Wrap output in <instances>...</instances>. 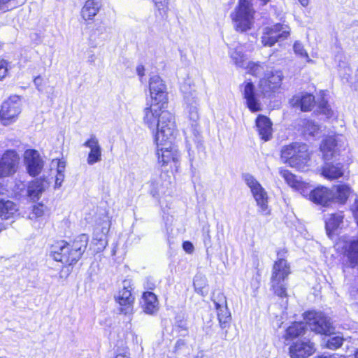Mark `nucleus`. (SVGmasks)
Segmentation results:
<instances>
[{"label":"nucleus","mask_w":358,"mask_h":358,"mask_svg":"<svg viewBox=\"0 0 358 358\" xmlns=\"http://www.w3.org/2000/svg\"><path fill=\"white\" fill-rule=\"evenodd\" d=\"M3 230V227L1 224H0V232Z\"/></svg>","instance_id":"obj_59"},{"label":"nucleus","mask_w":358,"mask_h":358,"mask_svg":"<svg viewBox=\"0 0 358 358\" xmlns=\"http://www.w3.org/2000/svg\"><path fill=\"white\" fill-rule=\"evenodd\" d=\"M23 162L27 173L31 176L40 174L45 164L39 152L34 149H27L24 151Z\"/></svg>","instance_id":"obj_11"},{"label":"nucleus","mask_w":358,"mask_h":358,"mask_svg":"<svg viewBox=\"0 0 358 358\" xmlns=\"http://www.w3.org/2000/svg\"><path fill=\"white\" fill-rule=\"evenodd\" d=\"M350 210L358 225V199H356L350 206Z\"/></svg>","instance_id":"obj_46"},{"label":"nucleus","mask_w":358,"mask_h":358,"mask_svg":"<svg viewBox=\"0 0 358 358\" xmlns=\"http://www.w3.org/2000/svg\"><path fill=\"white\" fill-rule=\"evenodd\" d=\"M319 127L314 122L306 121L304 124L303 132L305 135L314 136L318 131Z\"/></svg>","instance_id":"obj_41"},{"label":"nucleus","mask_w":358,"mask_h":358,"mask_svg":"<svg viewBox=\"0 0 358 358\" xmlns=\"http://www.w3.org/2000/svg\"><path fill=\"white\" fill-rule=\"evenodd\" d=\"M343 338L340 336H329L324 339V345L327 348L330 350H336L340 348L343 344Z\"/></svg>","instance_id":"obj_37"},{"label":"nucleus","mask_w":358,"mask_h":358,"mask_svg":"<svg viewBox=\"0 0 358 358\" xmlns=\"http://www.w3.org/2000/svg\"><path fill=\"white\" fill-rule=\"evenodd\" d=\"M48 187V182L45 179H36L29 184L27 195L31 200H37Z\"/></svg>","instance_id":"obj_28"},{"label":"nucleus","mask_w":358,"mask_h":358,"mask_svg":"<svg viewBox=\"0 0 358 358\" xmlns=\"http://www.w3.org/2000/svg\"><path fill=\"white\" fill-rule=\"evenodd\" d=\"M101 8L99 0H87L80 10L81 17L85 21H92Z\"/></svg>","instance_id":"obj_22"},{"label":"nucleus","mask_w":358,"mask_h":358,"mask_svg":"<svg viewBox=\"0 0 358 358\" xmlns=\"http://www.w3.org/2000/svg\"><path fill=\"white\" fill-rule=\"evenodd\" d=\"M283 79L282 72L280 70L267 71L258 83V91L252 82H245L243 87V96L249 110L252 113L262 110L260 96H270L281 86Z\"/></svg>","instance_id":"obj_1"},{"label":"nucleus","mask_w":358,"mask_h":358,"mask_svg":"<svg viewBox=\"0 0 358 358\" xmlns=\"http://www.w3.org/2000/svg\"><path fill=\"white\" fill-rule=\"evenodd\" d=\"M117 302L122 308L121 312L124 314H130L132 312V304L134 302V298L131 295V290L128 289L125 287L120 290L116 296Z\"/></svg>","instance_id":"obj_23"},{"label":"nucleus","mask_w":358,"mask_h":358,"mask_svg":"<svg viewBox=\"0 0 358 358\" xmlns=\"http://www.w3.org/2000/svg\"><path fill=\"white\" fill-rule=\"evenodd\" d=\"M291 103L294 106H300L302 111H309L315 104V98L310 94H302L294 96Z\"/></svg>","instance_id":"obj_30"},{"label":"nucleus","mask_w":358,"mask_h":358,"mask_svg":"<svg viewBox=\"0 0 358 358\" xmlns=\"http://www.w3.org/2000/svg\"><path fill=\"white\" fill-rule=\"evenodd\" d=\"M99 224L102 227L103 231L104 229L106 231H108V228H109V224H108V219L107 216H104L103 220Z\"/></svg>","instance_id":"obj_51"},{"label":"nucleus","mask_w":358,"mask_h":358,"mask_svg":"<svg viewBox=\"0 0 358 358\" xmlns=\"http://www.w3.org/2000/svg\"><path fill=\"white\" fill-rule=\"evenodd\" d=\"M343 212H338L331 214L326 218V229L329 236L331 232L340 227L343 223Z\"/></svg>","instance_id":"obj_33"},{"label":"nucleus","mask_w":358,"mask_h":358,"mask_svg":"<svg viewBox=\"0 0 358 358\" xmlns=\"http://www.w3.org/2000/svg\"><path fill=\"white\" fill-rule=\"evenodd\" d=\"M194 286L196 292L203 295L205 292L203 289L207 286L206 278L201 275H196L194 279Z\"/></svg>","instance_id":"obj_39"},{"label":"nucleus","mask_w":358,"mask_h":358,"mask_svg":"<svg viewBox=\"0 0 358 358\" xmlns=\"http://www.w3.org/2000/svg\"><path fill=\"white\" fill-rule=\"evenodd\" d=\"M182 248L187 253H192L194 251V246L189 241H185L183 243Z\"/></svg>","instance_id":"obj_49"},{"label":"nucleus","mask_w":358,"mask_h":358,"mask_svg":"<svg viewBox=\"0 0 358 358\" xmlns=\"http://www.w3.org/2000/svg\"><path fill=\"white\" fill-rule=\"evenodd\" d=\"M44 214V206L41 203L36 204L33 206L31 211L28 215L31 220H36L41 217Z\"/></svg>","instance_id":"obj_40"},{"label":"nucleus","mask_w":358,"mask_h":358,"mask_svg":"<svg viewBox=\"0 0 358 358\" xmlns=\"http://www.w3.org/2000/svg\"><path fill=\"white\" fill-rule=\"evenodd\" d=\"M20 157L14 150L6 151L0 159V177H8L14 174L19 166Z\"/></svg>","instance_id":"obj_14"},{"label":"nucleus","mask_w":358,"mask_h":358,"mask_svg":"<svg viewBox=\"0 0 358 358\" xmlns=\"http://www.w3.org/2000/svg\"><path fill=\"white\" fill-rule=\"evenodd\" d=\"M314 343L310 341L299 340L294 342L289 348L292 358H307L315 352Z\"/></svg>","instance_id":"obj_19"},{"label":"nucleus","mask_w":358,"mask_h":358,"mask_svg":"<svg viewBox=\"0 0 358 358\" xmlns=\"http://www.w3.org/2000/svg\"><path fill=\"white\" fill-rule=\"evenodd\" d=\"M136 73L140 77H143L145 75V68L143 65H138L136 67Z\"/></svg>","instance_id":"obj_53"},{"label":"nucleus","mask_w":358,"mask_h":358,"mask_svg":"<svg viewBox=\"0 0 358 358\" xmlns=\"http://www.w3.org/2000/svg\"><path fill=\"white\" fill-rule=\"evenodd\" d=\"M305 332V326L302 322H294L286 331L285 338H294L303 335Z\"/></svg>","instance_id":"obj_36"},{"label":"nucleus","mask_w":358,"mask_h":358,"mask_svg":"<svg viewBox=\"0 0 358 358\" xmlns=\"http://www.w3.org/2000/svg\"><path fill=\"white\" fill-rule=\"evenodd\" d=\"M255 10L248 0H239L238 5L231 14L234 27L238 31L250 29L254 24Z\"/></svg>","instance_id":"obj_6"},{"label":"nucleus","mask_w":358,"mask_h":358,"mask_svg":"<svg viewBox=\"0 0 358 358\" xmlns=\"http://www.w3.org/2000/svg\"><path fill=\"white\" fill-rule=\"evenodd\" d=\"M331 190L333 203H337L341 205L346 203L350 196L353 192L352 188L348 184L345 183L334 185Z\"/></svg>","instance_id":"obj_21"},{"label":"nucleus","mask_w":358,"mask_h":358,"mask_svg":"<svg viewBox=\"0 0 358 358\" xmlns=\"http://www.w3.org/2000/svg\"><path fill=\"white\" fill-rule=\"evenodd\" d=\"M280 173L290 187L300 191L301 194H305L307 188L306 184L298 180L296 176L288 170H280Z\"/></svg>","instance_id":"obj_31"},{"label":"nucleus","mask_w":358,"mask_h":358,"mask_svg":"<svg viewBox=\"0 0 358 358\" xmlns=\"http://www.w3.org/2000/svg\"><path fill=\"white\" fill-rule=\"evenodd\" d=\"M34 83L38 91L42 90L43 78L41 76L36 77L34 80Z\"/></svg>","instance_id":"obj_50"},{"label":"nucleus","mask_w":358,"mask_h":358,"mask_svg":"<svg viewBox=\"0 0 358 358\" xmlns=\"http://www.w3.org/2000/svg\"><path fill=\"white\" fill-rule=\"evenodd\" d=\"M321 175L331 180L338 179L344 175L343 165L341 163H327L321 169Z\"/></svg>","instance_id":"obj_25"},{"label":"nucleus","mask_w":358,"mask_h":358,"mask_svg":"<svg viewBox=\"0 0 358 358\" xmlns=\"http://www.w3.org/2000/svg\"><path fill=\"white\" fill-rule=\"evenodd\" d=\"M176 132H171L170 136L164 134L159 138L155 137V142L157 145L156 154L157 163L161 167L169 166L172 171H177L179 167L180 155L173 145Z\"/></svg>","instance_id":"obj_3"},{"label":"nucleus","mask_w":358,"mask_h":358,"mask_svg":"<svg viewBox=\"0 0 358 358\" xmlns=\"http://www.w3.org/2000/svg\"><path fill=\"white\" fill-rule=\"evenodd\" d=\"M166 107V104L150 102L143 110L144 124L152 130L156 129L154 138L159 139L164 134L170 136L171 132H176L174 116Z\"/></svg>","instance_id":"obj_2"},{"label":"nucleus","mask_w":358,"mask_h":358,"mask_svg":"<svg viewBox=\"0 0 358 358\" xmlns=\"http://www.w3.org/2000/svg\"><path fill=\"white\" fill-rule=\"evenodd\" d=\"M129 352L124 351L123 352L117 353L115 358H129Z\"/></svg>","instance_id":"obj_54"},{"label":"nucleus","mask_w":358,"mask_h":358,"mask_svg":"<svg viewBox=\"0 0 358 358\" xmlns=\"http://www.w3.org/2000/svg\"><path fill=\"white\" fill-rule=\"evenodd\" d=\"M64 180V173H58L57 174L55 177V188H59L61 187L63 181Z\"/></svg>","instance_id":"obj_47"},{"label":"nucleus","mask_w":358,"mask_h":358,"mask_svg":"<svg viewBox=\"0 0 358 358\" xmlns=\"http://www.w3.org/2000/svg\"><path fill=\"white\" fill-rule=\"evenodd\" d=\"M83 146L90 149L87 158L89 165H93L101 161L102 150L99 140L94 134H92L90 138L83 143Z\"/></svg>","instance_id":"obj_20"},{"label":"nucleus","mask_w":358,"mask_h":358,"mask_svg":"<svg viewBox=\"0 0 358 358\" xmlns=\"http://www.w3.org/2000/svg\"><path fill=\"white\" fill-rule=\"evenodd\" d=\"M17 210L16 204L13 201L0 199V217L2 220H8L13 217L17 212Z\"/></svg>","instance_id":"obj_32"},{"label":"nucleus","mask_w":358,"mask_h":358,"mask_svg":"<svg viewBox=\"0 0 358 358\" xmlns=\"http://www.w3.org/2000/svg\"><path fill=\"white\" fill-rule=\"evenodd\" d=\"M229 56L236 66L242 69L245 68L247 57L240 47L231 50L229 52Z\"/></svg>","instance_id":"obj_35"},{"label":"nucleus","mask_w":358,"mask_h":358,"mask_svg":"<svg viewBox=\"0 0 358 358\" xmlns=\"http://www.w3.org/2000/svg\"><path fill=\"white\" fill-rule=\"evenodd\" d=\"M8 64L6 60H0V80L3 79L8 74Z\"/></svg>","instance_id":"obj_45"},{"label":"nucleus","mask_w":358,"mask_h":358,"mask_svg":"<svg viewBox=\"0 0 358 358\" xmlns=\"http://www.w3.org/2000/svg\"><path fill=\"white\" fill-rule=\"evenodd\" d=\"M5 191L6 189L3 187V186L1 184H0V196L4 194Z\"/></svg>","instance_id":"obj_57"},{"label":"nucleus","mask_w":358,"mask_h":358,"mask_svg":"<svg viewBox=\"0 0 358 358\" xmlns=\"http://www.w3.org/2000/svg\"><path fill=\"white\" fill-rule=\"evenodd\" d=\"M186 83L182 86V91L185 94L186 109L189 118L193 122H196L199 118L197 93L195 90L188 91Z\"/></svg>","instance_id":"obj_17"},{"label":"nucleus","mask_w":358,"mask_h":358,"mask_svg":"<svg viewBox=\"0 0 358 358\" xmlns=\"http://www.w3.org/2000/svg\"><path fill=\"white\" fill-rule=\"evenodd\" d=\"M244 69L247 71V73L254 76H259L265 73L266 71H268V66L265 63L248 62Z\"/></svg>","instance_id":"obj_34"},{"label":"nucleus","mask_w":358,"mask_h":358,"mask_svg":"<svg viewBox=\"0 0 358 358\" xmlns=\"http://www.w3.org/2000/svg\"><path fill=\"white\" fill-rule=\"evenodd\" d=\"M243 179L247 186L250 188L256 204L258 212L264 215H268L271 213L268 207V196L267 192L262 185L250 174H245Z\"/></svg>","instance_id":"obj_7"},{"label":"nucleus","mask_w":358,"mask_h":358,"mask_svg":"<svg viewBox=\"0 0 358 358\" xmlns=\"http://www.w3.org/2000/svg\"><path fill=\"white\" fill-rule=\"evenodd\" d=\"M89 237L86 234H80L77 236L71 245L72 256L77 262L81 258L88 245Z\"/></svg>","instance_id":"obj_26"},{"label":"nucleus","mask_w":358,"mask_h":358,"mask_svg":"<svg viewBox=\"0 0 358 358\" xmlns=\"http://www.w3.org/2000/svg\"><path fill=\"white\" fill-rule=\"evenodd\" d=\"M250 3L255 1L256 3H259L260 6H264L270 1V0H248Z\"/></svg>","instance_id":"obj_55"},{"label":"nucleus","mask_w":358,"mask_h":358,"mask_svg":"<svg viewBox=\"0 0 358 358\" xmlns=\"http://www.w3.org/2000/svg\"><path fill=\"white\" fill-rule=\"evenodd\" d=\"M213 301L216 310L220 327L221 329H225L229 327L231 320V315L227 306V298L223 293L218 292L216 295H214Z\"/></svg>","instance_id":"obj_12"},{"label":"nucleus","mask_w":358,"mask_h":358,"mask_svg":"<svg viewBox=\"0 0 358 358\" xmlns=\"http://www.w3.org/2000/svg\"><path fill=\"white\" fill-rule=\"evenodd\" d=\"M355 358H358V349L355 352Z\"/></svg>","instance_id":"obj_58"},{"label":"nucleus","mask_w":358,"mask_h":358,"mask_svg":"<svg viewBox=\"0 0 358 358\" xmlns=\"http://www.w3.org/2000/svg\"><path fill=\"white\" fill-rule=\"evenodd\" d=\"M293 50L295 55H298L301 58L306 59L308 63H314L313 60L310 59L306 50L300 41H296L294 43Z\"/></svg>","instance_id":"obj_38"},{"label":"nucleus","mask_w":358,"mask_h":358,"mask_svg":"<svg viewBox=\"0 0 358 358\" xmlns=\"http://www.w3.org/2000/svg\"><path fill=\"white\" fill-rule=\"evenodd\" d=\"M15 0H0V10H6L9 8L10 4Z\"/></svg>","instance_id":"obj_48"},{"label":"nucleus","mask_w":358,"mask_h":358,"mask_svg":"<svg viewBox=\"0 0 358 358\" xmlns=\"http://www.w3.org/2000/svg\"><path fill=\"white\" fill-rule=\"evenodd\" d=\"M344 142L341 136H328L320 145V150L325 160H331L340 154Z\"/></svg>","instance_id":"obj_15"},{"label":"nucleus","mask_w":358,"mask_h":358,"mask_svg":"<svg viewBox=\"0 0 358 358\" xmlns=\"http://www.w3.org/2000/svg\"><path fill=\"white\" fill-rule=\"evenodd\" d=\"M285 250L278 252V260L275 262L271 277V286L274 293L280 298L287 297L285 279L290 274V267L284 259Z\"/></svg>","instance_id":"obj_4"},{"label":"nucleus","mask_w":358,"mask_h":358,"mask_svg":"<svg viewBox=\"0 0 358 358\" xmlns=\"http://www.w3.org/2000/svg\"><path fill=\"white\" fill-rule=\"evenodd\" d=\"M304 320L310 329L317 334L330 336L334 331L330 319L321 312H306Z\"/></svg>","instance_id":"obj_8"},{"label":"nucleus","mask_w":358,"mask_h":358,"mask_svg":"<svg viewBox=\"0 0 358 358\" xmlns=\"http://www.w3.org/2000/svg\"><path fill=\"white\" fill-rule=\"evenodd\" d=\"M153 2L160 14L165 13L168 10L169 0H153Z\"/></svg>","instance_id":"obj_42"},{"label":"nucleus","mask_w":358,"mask_h":358,"mask_svg":"<svg viewBox=\"0 0 358 358\" xmlns=\"http://www.w3.org/2000/svg\"><path fill=\"white\" fill-rule=\"evenodd\" d=\"M310 158L307 145L293 143L283 146L281 150V159L291 167L303 170Z\"/></svg>","instance_id":"obj_5"},{"label":"nucleus","mask_w":358,"mask_h":358,"mask_svg":"<svg viewBox=\"0 0 358 358\" xmlns=\"http://www.w3.org/2000/svg\"><path fill=\"white\" fill-rule=\"evenodd\" d=\"M303 195L312 202L324 207L329 206L333 203L331 189L324 186L317 187L309 193L306 191Z\"/></svg>","instance_id":"obj_18"},{"label":"nucleus","mask_w":358,"mask_h":358,"mask_svg":"<svg viewBox=\"0 0 358 358\" xmlns=\"http://www.w3.org/2000/svg\"><path fill=\"white\" fill-rule=\"evenodd\" d=\"M320 112L327 116V117H331L334 112L330 108L329 105L327 101H322L319 105Z\"/></svg>","instance_id":"obj_43"},{"label":"nucleus","mask_w":358,"mask_h":358,"mask_svg":"<svg viewBox=\"0 0 358 358\" xmlns=\"http://www.w3.org/2000/svg\"><path fill=\"white\" fill-rule=\"evenodd\" d=\"M51 256L57 261L62 263L73 264L77 262L72 256V250L69 243L64 241L56 242L51 247Z\"/></svg>","instance_id":"obj_16"},{"label":"nucleus","mask_w":358,"mask_h":358,"mask_svg":"<svg viewBox=\"0 0 358 358\" xmlns=\"http://www.w3.org/2000/svg\"><path fill=\"white\" fill-rule=\"evenodd\" d=\"M142 308L143 311L149 315H154L158 311L159 303L154 293L146 292L143 294Z\"/></svg>","instance_id":"obj_29"},{"label":"nucleus","mask_w":358,"mask_h":358,"mask_svg":"<svg viewBox=\"0 0 358 358\" xmlns=\"http://www.w3.org/2000/svg\"><path fill=\"white\" fill-rule=\"evenodd\" d=\"M132 342L134 345H138L141 344V339L138 338V336L134 332L131 333Z\"/></svg>","instance_id":"obj_52"},{"label":"nucleus","mask_w":358,"mask_h":358,"mask_svg":"<svg viewBox=\"0 0 358 358\" xmlns=\"http://www.w3.org/2000/svg\"><path fill=\"white\" fill-rule=\"evenodd\" d=\"M21 98L17 95L10 96L3 102L0 110V117L4 125L14 122L21 113Z\"/></svg>","instance_id":"obj_10"},{"label":"nucleus","mask_w":358,"mask_h":358,"mask_svg":"<svg viewBox=\"0 0 358 358\" xmlns=\"http://www.w3.org/2000/svg\"><path fill=\"white\" fill-rule=\"evenodd\" d=\"M290 35V28L287 24L278 23L264 29L262 43L264 46H273L278 42L287 39Z\"/></svg>","instance_id":"obj_9"},{"label":"nucleus","mask_w":358,"mask_h":358,"mask_svg":"<svg viewBox=\"0 0 358 358\" xmlns=\"http://www.w3.org/2000/svg\"><path fill=\"white\" fill-rule=\"evenodd\" d=\"M52 164L54 166L57 165V172L58 173H64L66 162L64 159H53Z\"/></svg>","instance_id":"obj_44"},{"label":"nucleus","mask_w":358,"mask_h":358,"mask_svg":"<svg viewBox=\"0 0 358 358\" xmlns=\"http://www.w3.org/2000/svg\"><path fill=\"white\" fill-rule=\"evenodd\" d=\"M256 126L262 139L265 141L271 139L273 133L272 123L267 117L259 115L256 120Z\"/></svg>","instance_id":"obj_24"},{"label":"nucleus","mask_w":358,"mask_h":358,"mask_svg":"<svg viewBox=\"0 0 358 358\" xmlns=\"http://www.w3.org/2000/svg\"><path fill=\"white\" fill-rule=\"evenodd\" d=\"M149 90L151 102L167 105L166 86L159 76L155 75L150 78Z\"/></svg>","instance_id":"obj_13"},{"label":"nucleus","mask_w":358,"mask_h":358,"mask_svg":"<svg viewBox=\"0 0 358 358\" xmlns=\"http://www.w3.org/2000/svg\"><path fill=\"white\" fill-rule=\"evenodd\" d=\"M298 1L303 7H306L309 4V0H298Z\"/></svg>","instance_id":"obj_56"},{"label":"nucleus","mask_w":358,"mask_h":358,"mask_svg":"<svg viewBox=\"0 0 358 358\" xmlns=\"http://www.w3.org/2000/svg\"><path fill=\"white\" fill-rule=\"evenodd\" d=\"M344 255L349 266L358 268V238L350 241L345 245Z\"/></svg>","instance_id":"obj_27"}]
</instances>
